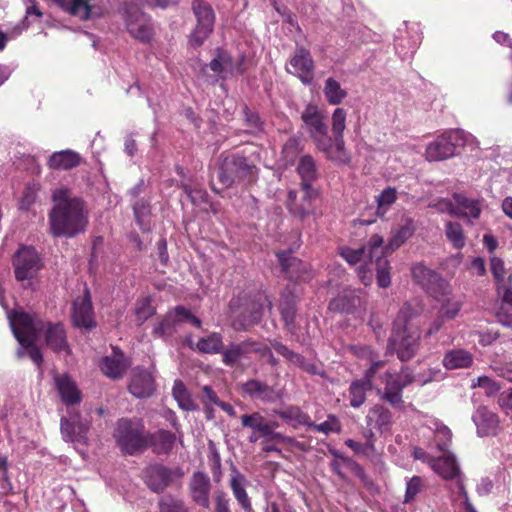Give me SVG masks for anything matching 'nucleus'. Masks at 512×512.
<instances>
[{
	"label": "nucleus",
	"instance_id": "nucleus-1",
	"mask_svg": "<svg viewBox=\"0 0 512 512\" xmlns=\"http://www.w3.org/2000/svg\"><path fill=\"white\" fill-rule=\"evenodd\" d=\"M52 201L49 223L53 236L71 238L85 230L88 217L81 198L71 197L67 188H59L53 192Z\"/></svg>",
	"mask_w": 512,
	"mask_h": 512
},
{
	"label": "nucleus",
	"instance_id": "nucleus-2",
	"mask_svg": "<svg viewBox=\"0 0 512 512\" xmlns=\"http://www.w3.org/2000/svg\"><path fill=\"white\" fill-rule=\"evenodd\" d=\"M258 178V168L249 159L240 154L222 152L217 159V179L223 188L243 183L250 186Z\"/></svg>",
	"mask_w": 512,
	"mask_h": 512
},
{
	"label": "nucleus",
	"instance_id": "nucleus-3",
	"mask_svg": "<svg viewBox=\"0 0 512 512\" xmlns=\"http://www.w3.org/2000/svg\"><path fill=\"white\" fill-rule=\"evenodd\" d=\"M113 437L121 451L127 455H134L147 448V432L141 419H119Z\"/></svg>",
	"mask_w": 512,
	"mask_h": 512
},
{
	"label": "nucleus",
	"instance_id": "nucleus-4",
	"mask_svg": "<svg viewBox=\"0 0 512 512\" xmlns=\"http://www.w3.org/2000/svg\"><path fill=\"white\" fill-rule=\"evenodd\" d=\"M301 120L317 149L331 160L332 138L328 135L326 116L314 104H308L301 114Z\"/></svg>",
	"mask_w": 512,
	"mask_h": 512
},
{
	"label": "nucleus",
	"instance_id": "nucleus-5",
	"mask_svg": "<svg viewBox=\"0 0 512 512\" xmlns=\"http://www.w3.org/2000/svg\"><path fill=\"white\" fill-rule=\"evenodd\" d=\"M196 25L188 36V43L198 48L210 37L214 30L216 15L212 6L204 0H193L191 4Z\"/></svg>",
	"mask_w": 512,
	"mask_h": 512
},
{
	"label": "nucleus",
	"instance_id": "nucleus-6",
	"mask_svg": "<svg viewBox=\"0 0 512 512\" xmlns=\"http://www.w3.org/2000/svg\"><path fill=\"white\" fill-rule=\"evenodd\" d=\"M12 265L15 279L19 282L36 278L44 267L43 260L36 249L25 245H22L13 255Z\"/></svg>",
	"mask_w": 512,
	"mask_h": 512
},
{
	"label": "nucleus",
	"instance_id": "nucleus-7",
	"mask_svg": "<svg viewBox=\"0 0 512 512\" xmlns=\"http://www.w3.org/2000/svg\"><path fill=\"white\" fill-rule=\"evenodd\" d=\"M9 320L13 335L21 346L31 345V339H38L45 327L41 319L26 312L14 311Z\"/></svg>",
	"mask_w": 512,
	"mask_h": 512
},
{
	"label": "nucleus",
	"instance_id": "nucleus-8",
	"mask_svg": "<svg viewBox=\"0 0 512 512\" xmlns=\"http://www.w3.org/2000/svg\"><path fill=\"white\" fill-rule=\"evenodd\" d=\"M125 27L129 35L141 43L153 40L155 30L152 19L135 5H128L124 12Z\"/></svg>",
	"mask_w": 512,
	"mask_h": 512
},
{
	"label": "nucleus",
	"instance_id": "nucleus-9",
	"mask_svg": "<svg viewBox=\"0 0 512 512\" xmlns=\"http://www.w3.org/2000/svg\"><path fill=\"white\" fill-rule=\"evenodd\" d=\"M465 143L464 133L461 130H448L438 136L426 148L428 161H442L455 155L457 147Z\"/></svg>",
	"mask_w": 512,
	"mask_h": 512
},
{
	"label": "nucleus",
	"instance_id": "nucleus-10",
	"mask_svg": "<svg viewBox=\"0 0 512 512\" xmlns=\"http://www.w3.org/2000/svg\"><path fill=\"white\" fill-rule=\"evenodd\" d=\"M421 332L419 328L411 331H393L388 340L387 354L396 353L398 359L406 362L412 359L420 346Z\"/></svg>",
	"mask_w": 512,
	"mask_h": 512
},
{
	"label": "nucleus",
	"instance_id": "nucleus-11",
	"mask_svg": "<svg viewBox=\"0 0 512 512\" xmlns=\"http://www.w3.org/2000/svg\"><path fill=\"white\" fill-rule=\"evenodd\" d=\"M287 73L297 77L304 85H311L315 76V62L310 51L297 47L285 66Z\"/></svg>",
	"mask_w": 512,
	"mask_h": 512
},
{
	"label": "nucleus",
	"instance_id": "nucleus-12",
	"mask_svg": "<svg viewBox=\"0 0 512 512\" xmlns=\"http://www.w3.org/2000/svg\"><path fill=\"white\" fill-rule=\"evenodd\" d=\"M281 272L294 283L307 282L312 278L310 265L293 255L292 250L275 253Z\"/></svg>",
	"mask_w": 512,
	"mask_h": 512
},
{
	"label": "nucleus",
	"instance_id": "nucleus-13",
	"mask_svg": "<svg viewBox=\"0 0 512 512\" xmlns=\"http://www.w3.org/2000/svg\"><path fill=\"white\" fill-rule=\"evenodd\" d=\"M183 477L181 468H169L163 464H153L144 470V482L148 488L156 493L163 492L174 479Z\"/></svg>",
	"mask_w": 512,
	"mask_h": 512
},
{
	"label": "nucleus",
	"instance_id": "nucleus-14",
	"mask_svg": "<svg viewBox=\"0 0 512 512\" xmlns=\"http://www.w3.org/2000/svg\"><path fill=\"white\" fill-rule=\"evenodd\" d=\"M261 352V345L251 339H245L241 342H231L221 353L222 362L230 368H238L242 366L243 361L250 360V355Z\"/></svg>",
	"mask_w": 512,
	"mask_h": 512
},
{
	"label": "nucleus",
	"instance_id": "nucleus-15",
	"mask_svg": "<svg viewBox=\"0 0 512 512\" xmlns=\"http://www.w3.org/2000/svg\"><path fill=\"white\" fill-rule=\"evenodd\" d=\"M383 237L378 234H373L368 240L369 246V260L372 265L373 259H375L376 267V279L377 284L381 288H387L391 284L390 266L389 262L383 252Z\"/></svg>",
	"mask_w": 512,
	"mask_h": 512
},
{
	"label": "nucleus",
	"instance_id": "nucleus-16",
	"mask_svg": "<svg viewBox=\"0 0 512 512\" xmlns=\"http://www.w3.org/2000/svg\"><path fill=\"white\" fill-rule=\"evenodd\" d=\"M90 426V421L83 420L78 411L71 413L69 417H62L60 420L61 435L66 442L87 444Z\"/></svg>",
	"mask_w": 512,
	"mask_h": 512
},
{
	"label": "nucleus",
	"instance_id": "nucleus-17",
	"mask_svg": "<svg viewBox=\"0 0 512 512\" xmlns=\"http://www.w3.org/2000/svg\"><path fill=\"white\" fill-rule=\"evenodd\" d=\"M347 112L343 108H336L332 114V132L334 139L331 145V161L346 163L349 156L345 150L343 133L346 128Z\"/></svg>",
	"mask_w": 512,
	"mask_h": 512
},
{
	"label": "nucleus",
	"instance_id": "nucleus-18",
	"mask_svg": "<svg viewBox=\"0 0 512 512\" xmlns=\"http://www.w3.org/2000/svg\"><path fill=\"white\" fill-rule=\"evenodd\" d=\"M129 367V359L117 347H113L112 353L104 356L99 362L101 372L113 380L121 379Z\"/></svg>",
	"mask_w": 512,
	"mask_h": 512
},
{
	"label": "nucleus",
	"instance_id": "nucleus-19",
	"mask_svg": "<svg viewBox=\"0 0 512 512\" xmlns=\"http://www.w3.org/2000/svg\"><path fill=\"white\" fill-rule=\"evenodd\" d=\"M454 204L446 201L447 212L455 217L478 219L481 214V204L479 200L470 199L460 193L453 194Z\"/></svg>",
	"mask_w": 512,
	"mask_h": 512
},
{
	"label": "nucleus",
	"instance_id": "nucleus-20",
	"mask_svg": "<svg viewBox=\"0 0 512 512\" xmlns=\"http://www.w3.org/2000/svg\"><path fill=\"white\" fill-rule=\"evenodd\" d=\"M72 321L79 328L91 329L96 326L91 295L88 289H85L82 298H77L73 302Z\"/></svg>",
	"mask_w": 512,
	"mask_h": 512
},
{
	"label": "nucleus",
	"instance_id": "nucleus-21",
	"mask_svg": "<svg viewBox=\"0 0 512 512\" xmlns=\"http://www.w3.org/2000/svg\"><path fill=\"white\" fill-rule=\"evenodd\" d=\"M93 1L94 0H52V2L63 11L71 16L78 17L82 21L101 16L92 5Z\"/></svg>",
	"mask_w": 512,
	"mask_h": 512
},
{
	"label": "nucleus",
	"instance_id": "nucleus-22",
	"mask_svg": "<svg viewBox=\"0 0 512 512\" xmlns=\"http://www.w3.org/2000/svg\"><path fill=\"white\" fill-rule=\"evenodd\" d=\"M297 304L298 297L287 287L281 293L278 309L281 320L284 322V327L290 333H294L296 330Z\"/></svg>",
	"mask_w": 512,
	"mask_h": 512
},
{
	"label": "nucleus",
	"instance_id": "nucleus-23",
	"mask_svg": "<svg viewBox=\"0 0 512 512\" xmlns=\"http://www.w3.org/2000/svg\"><path fill=\"white\" fill-rule=\"evenodd\" d=\"M129 392L136 398L150 397L155 390V381L150 372L136 368L134 369L129 385Z\"/></svg>",
	"mask_w": 512,
	"mask_h": 512
},
{
	"label": "nucleus",
	"instance_id": "nucleus-24",
	"mask_svg": "<svg viewBox=\"0 0 512 512\" xmlns=\"http://www.w3.org/2000/svg\"><path fill=\"white\" fill-rule=\"evenodd\" d=\"M211 482L209 477L200 471L194 472L189 482V491L192 500L203 508L210 505Z\"/></svg>",
	"mask_w": 512,
	"mask_h": 512
},
{
	"label": "nucleus",
	"instance_id": "nucleus-25",
	"mask_svg": "<svg viewBox=\"0 0 512 512\" xmlns=\"http://www.w3.org/2000/svg\"><path fill=\"white\" fill-rule=\"evenodd\" d=\"M473 421L477 427L479 436H495L500 430V420L496 413L486 406L477 408L473 415Z\"/></svg>",
	"mask_w": 512,
	"mask_h": 512
},
{
	"label": "nucleus",
	"instance_id": "nucleus-26",
	"mask_svg": "<svg viewBox=\"0 0 512 512\" xmlns=\"http://www.w3.org/2000/svg\"><path fill=\"white\" fill-rule=\"evenodd\" d=\"M301 189L303 190V196L300 202L296 200L294 191L289 192L288 209L291 214L303 220L313 212V201L317 198L318 192L312 186H310V189L306 187H301Z\"/></svg>",
	"mask_w": 512,
	"mask_h": 512
},
{
	"label": "nucleus",
	"instance_id": "nucleus-27",
	"mask_svg": "<svg viewBox=\"0 0 512 512\" xmlns=\"http://www.w3.org/2000/svg\"><path fill=\"white\" fill-rule=\"evenodd\" d=\"M45 343L55 353L66 352L69 354L70 348L67 341L64 325L60 322L45 324Z\"/></svg>",
	"mask_w": 512,
	"mask_h": 512
},
{
	"label": "nucleus",
	"instance_id": "nucleus-28",
	"mask_svg": "<svg viewBox=\"0 0 512 512\" xmlns=\"http://www.w3.org/2000/svg\"><path fill=\"white\" fill-rule=\"evenodd\" d=\"M382 379L385 383V387L381 395V399L388 402L394 408L402 409L404 406V389L398 381L396 373L386 371Z\"/></svg>",
	"mask_w": 512,
	"mask_h": 512
},
{
	"label": "nucleus",
	"instance_id": "nucleus-29",
	"mask_svg": "<svg viewBox=\"0 0 512 512\" xmlns=\"http://www.w3.org/2000/svg\"><path fill=\"white\" fill-rule=\"evenodd\" d=\"M176 442V435L171 431L159 429L154 433L147 432V448L158 455H168L173 450Z\"/></svg>",
	"mask_w": 512,
	"mask_h": 512
},
{
	"label": "nucleus",
	"instance_id": "nucleus-30",
	"mask_svg": "<svg viewBox=\"0 0 512 512\" xmlns=\"http://www.w3.org/2000/svg\"><path fill=\"white\" fill-rule=\"evenodd\" d=\"M54 379L56 388L64 404L73 406L81 402V392L68 374L57 375Z\"/></svg>",
	"mask_w": 512,
	"mask_h": 512
},
{
	"label": "nucleus",
	"instance_id": "nucleus-31",
	"mask_svg": "<svg viewBox=\"0 0 512 512\" xmlns=\"http://www.w3.org/2000/svg\"><path fill=\"white\" fill-rule=\"evenodd\" d=\"M411 274L413 280L426 290H432L434 286L443 289L446 282L434 270L426 267L422 263L412 266Z\"/></svg>",
	"mask_w": 512,
	"mask_h": 512
},
{
	"label": "nucleus",
	"instance_id": "nucleus-32",
	"mask_svg": "<svg viewBox=\"0 0 512 512\" xmlns=\"http://www.w3.org/2000/svg\"><path fill=\"white\" fill-rule=\"evenodd\" d=\"M241 389L250 398L264 403L274 402L277 398L276 391L272 386L256 379L244 382Z\"/></svg>",
	"mask_w": 512,
	"mask_h": 512
},
{
	"label": "nucleus",
	"instance_id": "nucleus-33",
	"mask_svg": "<svg viewBox=\"0 0 512 512\" xmlns=\"http://www.w3.org/2000/svg\"><path fill=\"white\" fill-rule=\"evenodd\" d=\"M262 304L255 300L247 301L243 311L234 320L237 330H247L257 324L262 318Z\"/></svg>",
	"mask_w": 512,
	"mask_h": 512
},
{
	"label": "nucleus",
	"instance_id": "nucleus-34",
	"mask_svg": "<svg viewBox=\"0 0 512 512\" xmlns=\"http://www.w3.org/2000/svg\"><path fill=\"white\" fill-rule=\"evenodd\" d=\"M240 420L243 428H248L252 431L248 438L250 443H255L261 438L264 439L268 434L270 427L266 424L265 417L259 412L243 414Z\"/></svg>",
	"mask_w": 512,
	"mask_h": 512
},
{
	"label": "nucleus",
	"instance_id": "nucleus-35",
	"mask_svg": "<svg viewBox=\"0 0 512 512\" xmlns=\"http://www.w3.org/2000/svg\"><path fill=\"white\" fill-rule=\"evenodd\" d=\"M246 482L245 476L236 467H233L230 479L233 495L244 512H254L251 499L245 489Z\"/></svg>",
	"mask_w": 512,
	"mask_h": 512
},
{
	"label": "nucleus",
	"instance_id": "nucleus-36",
	"mask_svg": "<svg viewBox=\"0 0 512 512\" xmlns=\"http://www.w3.org/2000/svg\"><path fill=\"white\" fill-rule=\"evenodd\" d=\"M415 232L414 221L411 218L403 220L397 228L392 231V236L388 244L383 247L384 253H392L401 247L408 239H410Z\"/></svg>",
	"mask_w": 512,
	"mask_h": 512
},
{
	"label": "nucleus",
	"instance_id": "nucleus-37",
	"mask_svg": "<svg viewBox=\"0 0 512 512\" xmlns=\"http://www.w3.org/2000/svg\"><path fill=\"white\" fill-rule=\"evenodd\" d=\"M81 163L79 153L72 150H62L50 155L47 165L52 170H70Z\"/></svg>",
	"mask_w": 512,
	"mask_h": 512
},
{
	"label": "nucleus",
	"instance_id": "nucleus-38",
	"mask_svg": "<svg viewBox=\"0 0 512 512\" xmlns=\"http://www.w3.org/2000/svg\"><path fill=\"white\" fill-rule=\"evenodd\" d=\"M419 314L420 311L417 307L410 303H404L397 313V316L393 322L392 330L405 332L419 328L418 326H414L412 324V321L417 318Z\"/></svg>",
	"mask_w": 512,
	"mask_h": 512
},
{
	"label": "nucleus",
	"instance_id": "nucleus-39",
	"mask_svg": "<svg viewBox=\"0 0 512 512\" xmlns=\"http://www.w3.org/2000/svg\"><path fill=\"white\" fill-rule=\"evenodd\" d=\"M432 470L445 480H452L460 475L459 466L454 456L443 455L432 460Z\"/></svg>",
	"mask_w": 512,
	"mask_h": 512
},
{
	"label": "nucleus",
	"instance_id": "nucleus-40",
	"mask_svg": "<svg viewBox=\"0 0 512 512\" xmlns=\"http://www.w3.org/2000/svg\"><path fill=\"white\" fill-rule=\"evenodd\" d=\"M278 415L286 424L297 428L298 426H306L309 428L311 418L299 406L290 405L281 410H276Z\"/></svg>",
	"mask_w": 512,
	"mask_h": 512
},
{
	"label": "nucleus",
	"instance_id": "nucleus-41",
	"mask_svg": "<svg viewBox=\"0 0 512 512\" xmlns=\"http://www.w3.org/2000/svg\"><path fill=\"white\" fill-rule=\"evenodd\" d=\"M442 363L448 370L468 368L473 363V357L464 349H453L444 355Z\"/></svg>",
	"mask_w": 512,
	"mask_h": 512
},
{
	"label": "nucleus",
	"instance_id": "nucleus-42",
	"mask_svg": "<svg viewBox=\"0 0 512 512\" xmlns=\"http://www.w3.org/2000/svg\"><path fill=\"white\" fill-rule=\"evenodd\" d=\"M297 172L301 178L300 186L310 189V186L318 177L314 158L311 155L302 156L297 165Z\"/></svg>",
	"mask_w": 512,
	"mask_h": 512
},
{
	"label": "nucleus",
	"instance_id": "nucleus-43",
	"mask_svg": "<svg viewBox=\"0 0 512 512\" xmlns=\"http://www.w3.org/2000/svg\"><path fill=\"white\" fill-rule=\"evenodd\" d=\"M223 335L219 332H210L198 339L196 349L205 354H221L224 349Z\"/></svg>",
	"mask_w": 512,
	"mask_h": 512
},
{
	"label": "nucleus",
	"instance_id": "nucleus-44",
	"mask_svg": "<svg viewBox=\"0 0 512 512\" xmlns=\"http://www.w3.org/2000/svg\"><path fill=\"white\" fill-rule=\"evenodd\" d=\"M392 414L383 405H374L366 416L368 426L383 429L391 423Z\"/></svg>",
	"mask_w": 512,
	"mask_h": 512
},
{
	"label": "nucleus",
	"instance_id": "nucleus-45",
	"mask_svg": "<svg viewBox=\"0 0 512 512\" xmlns=\"http://www.w3.org/2000/svg\"><path fill=\"white\" fill-rule=\"evenodd\" d=\"M323 92L328 103L332 105L340 104L347 97V91L331 77L326 79Z\"/></svg>",
	"mask_w": 512,
	"mask_h": 512
},
{
	"label": "nucleus",
	"instance_id": "nucleus-46",
	"mask_svg": "<svg viewBox=\"0 0 512 512\" xmlns=\"http://www.w3.org/2000/svg\"><path fill=\"white\" fill-rule=\"evenodd\" d=\"M172 395L182 410H195V405L191 398V395L181 380L174 381Z\"/></svg>",
	"mask_w": 512,
	"mask_h": 512
},
{
	"label": "nucleus",
	"instance_id": "nucleus-47",
	"mask_svg": "<svg viewBox=\"0 0 512 512\" xmlns=\"http://www.w3.org/2000/svg\"><path fill=\"white\" fill-rule=\"evenodd\" d=\"M372 387L368 386L361 380H354L349 387L350 405L353 408H359L366 401V392Z\"/></svg>",
	"mask_w": 512,
	"mask_h": 512
},
{
	"label": "nucleus",
	"instance_id": "nucleus-48",
	"mask_svg": "<svg viewBox=\"0 0 512 512\" xmlns=\"http://www.w3.org/2000/svg\"><path fill=\"white\" fill-rule=\"evenodd\" d=\"M208 463L215 483H220L223 473L220 453L213 441L208 442Z\"/></svg>",
	"mask_w": 512,
	"mask_h": 512
},
{
	"label": "nucleus",
	"instance_id": "nucleus-49",
	"mask_svg": "<svg viewBox=\"0 0 512 512\" xmlns=\"http://www.w3.org/2000/svg\"><path fill=\"white\" fill-rule=\"evenodd\" d=\"M445 234L454 248L461 249L465 245V235L463 228L458 222H447L445 225Z\"/></svg>",
	"mask_w": 512,
	"mask_h": 512
},
{
	"label": "nucleus",
	"instance_id": "nucleus-50",
	"mask_svg": "<svg viewBox=\"0 0 512 512\" xmlns=\"http://www.w3.org/2000/svg\"><path fill=\"white\" fill-rule=\"evenodd\" d=\"M397 200V191L394 187L385 188L377 197L376 214L383 217L390 206Z\"/></svg>",
	"mask_w": 512,
	"mask_h": 512
},
{
	"label": "nucleus",
	"instance_id": "nucleus-51",
	"mask_svg": "<svg viewBox=\"0 0 512 512\" xmlns=\"http://www.w3.org/2000/svg\"><path fill=\"white\" fill-rule=\"evenodd\" d=\"M156 313L155 307L152 306L150 297H142L137 300L135 306V316L138 325H142L146 320Z\"/></svg>",
	"mask_w": 512,
	"mask_h": 512
},
{
	"label": "nucleus",
	"instance_id": "nucleus-52",
	"mask_svg": "<svg viewBox=\"0 0 512 512\" xmlns=\"http://www.w3.org/2000/svg\"><path fill=\"white\" fill-rule=\"evenodd\" d=\"M170 312L177 326L184 323H190L193 326L200 328L202 325V321L184 306H176L174 309L170 310Z\"/></svg>",
	"mask_w": 512,
	"mask_h": 512
},
{
	"label": "nucleus",
	"instance_id": "nucleus-53",
	"mask_svg": "<svg viewBox=\"0 0 512 512\" xmlns=\"http://www.w3.org/2000/svg\"><path fill=\"white\" fill-rule=\"evenodd\" d=\"M338 253L349 264L355 265L359 263L365 256H367V258L369 259V246L368 243L366 244V246H363L358 249L343 246L339 248Z\"/></svg>",
	"mask_w": 512,
	"mask_h": 512
},
{
	"label": "nucleus",
	"instance_id": "nucleus-54",
	"mask_svg": "<svg viewBox=\"0 0 512 512\" xmlns=\"http://www.w3.org/2000/svg\"><path fill=\"white\" fill-rule=\"evenodd\" d=\"M309 428L317 432H322L325 435H329L330 433H340L342 430L341 422L334 414H328L327 419L320 424H316L311 421Z\"/></svg>",
	"mask_w": 512,
	"mask_h": 512
},
{
	"label": "nucleus",
	"instance_id": "nucleus-55",
	"mask_svg": "<svg viewBox=\"0 0 512 512\" xmlns=\"http://www.w3.org/2000/svg\"><path fill=\"white\" fill-rule=\"evenodd\" d=\"M301 150V139L296 136H291L282 147L283 158L287 163L293 164Z\"/></svg>",
	"mask_w": 512,
	"mask_h": 512
},
{
	"label": "nucleus",
	"instance_id": "nucleus-56",
	"mask_svg": "<svg viewBox=\"0 0 512 512\" xmlns=\"http://www.w3.org/2000/svg\"><path fill=\"white\" fill-rule=\"evenodd\" d=\"M176 328L177 324L169 310L158 325L154 327L152 334L156 337L171 336L176 332Z\"/></svg>",
	"mask_w": 512,
	"mask_h": 512
},
{
	"label": "nucleus",
	"instance_id": "nucleus-57",
	"mask_svg": "<svg viewBox=\"0 0 512 512\" xmlns=\"http://www.w3.org/2000/svg\"><path fill=\"white\" fill-rule=\"evenodd\" d=\"M462 308V302L454 299H447L442 303L438 314L445 320L454 319Z\"/></svg>",
	"mask_w": 512,
	"mask_h": 512
},
{
	"label": "nucleus",
	"instance_id": "nucleus-58",
	"mask_svg": "<svg viewBox=\"0 0 512 512\" xmlns=\"http://www.w3.org/2000/svg\"><path fill=\"white\" fill-rule=\"evenodd\" d=\"M423 487L424 481L421 477L413 476L410 478L406 485L404 503L414 501L415 497L423 490Z\"/></svg>",
	"mask_w": 512,
	"mask_h": 512
},
{
	"label": "nucleus",
	"instance_id": "nucleus-59",
	"mask_svg": "<svg viewBox=\"0 0 512 512\" xmlns=\"http://www.w3.org/2000/svg\"><path fill=\"white\" fill-rule=\"evenodd\" d=\"M134 216L137 224L142 231H148L149 227L145 223L146 216L149 214V204L140 199L133 205Z\"/></svg>",
	"mask_w": 512,
	"mask_h": 512
},
{
	"label": "nucleus",
	"instance_id": "nucleus-60",
	"mask_svg": "<svg viewBox=\"0 0 512 512\" xmlns=\"http://www.w3.org/2000/svg\"><path fill=\"white\" fill-rule=\"evenodd\" d=\"M294 364L309 375H318L322 378L326 377V372L322 368V365L306 360L301 354H299V360L295 361Z\"/></svg>",
	"mask_w": 512,
	"mask_h": 512
},
{
	"label": "nucleus",
	"instance_id": "nucleus-61",
	"mask_svg": "<svg viewBox=\"0 0 512 512\" xmlns=\"http://www.w3.org/2000/svg\"><path fill=\"white\" fill-rule=\"evenodd\" d=\"M435 441L437 448L442 452H447L452 441V432L446 427L437 428L435 433Z\"/></svg>",
	"mask_w": 512,
	"mask_h": 512
},
{
	"label": "nucleus",
	"instance_id": "nucleus-62",
	"mask_svg": "<svg viewBox=\"0 0 512 512\" xmlns=\"http://www.w3.org/2000/svg\"><path fill=\"white\" fill-rule=\"evenodd\" d=\"M160 512H187L182 500L171 496L163 497L160 502Z\"/></svg>",
	"mask_w": 512,
	"mask_h": 512
},
{
	"label": "nucleus",
	"instance_id": "nucleus-63",
	"mask_svg": "<svg viewBox=\"0 0 512 512\" xmlns=\"http://www.w3.org/2000/svg\"><path fill=\"white\" fill-rule=\"evenodd\" d=\"M345 445L359 455H369L375 452V446L371 439H368L365 443L347 439Z\"/></svg>",
	"mask_w": 512,
	"mask_h": 512
},
{
	"label": "nucleus",
	"instance_id": "nucleus-64",
	"mask_svg": "<svg viewBox=\"0 0 512 512\" xmlns=\"http://www.w3.org/2000/svg\"><path fill=\"white\" fill-rule=\"evenodd\" d=\"M38 189V185L35 183L28 184L25 187L22 198L20 200L21 209L28 210L30 206L36 201Z\"/></svg>",
	"mask_w": 512,
	"mask_h": 512
}]
</instances>
